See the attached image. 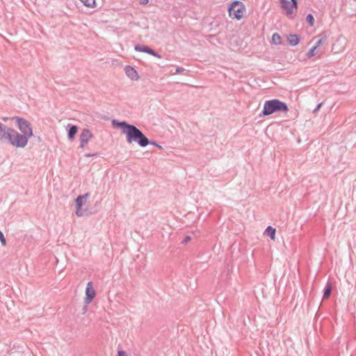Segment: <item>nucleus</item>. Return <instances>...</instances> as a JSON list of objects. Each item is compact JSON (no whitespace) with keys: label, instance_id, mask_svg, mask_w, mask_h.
<instances>
[{"label":"nucleus","instance_id":"2","mask_svg":"<svg viewBox=\"0 0 356 356\" xmlns=\"http://www.w3.org/2000/svg\"><path fill=\"white\" fill-rule=\"evenodd\" d=\"M288 111L289 107L285 102L278 99H273L264 102L263 110L259 115L267 116L277 112L286 113Z\"/></svg>","mask_w":356,"mask_h":356},{"label":"nucleus","instance_id":"16","mask_svg":"<svg viewBox=\"0 0 356 356\" xmlns=\"http://www.w3.org/2000/svg\"><path fill=\"white\" fill-rule=\"evenodd\" d=\"M275 228H273L272 226H268L265 230V234L273 241L275 239Z\"/></svg>","mask_w":356,"mask_h":356},{"label":"nucleus","instance_id":"14","mask_svg":"<svg viewBox=\"0 0 356 356\" xmlns=\"http://www.w3.org/2000/svg\"><path fill=\"white\" fill-rule=\"evenodd\" d=\"M287 41L291 46H296L300 42V38L297 34H290L287 38Z\"/></svg>","mask_w":356,"mask_h":356},{"label":"nucleus","instance_id":"30","mask_svg":"<svg viewBox=\"0 0 356 356\" xmlns=\"http://www.w3.org/2000/svg\"><path fill=\"white\" fill-rule=\"evenodd\" d=\"M149 2V0H140V3L143 5H146Z\"/></svg>","mask_w":356,"mask_h":356},{"label":"nucleus","instance_id":"1","mask_svg":"<svg viewBox=\"0 0 356 356\" xmlns=\"http://www.w3.org/2000/svg\"><path fill=\"white\" fill-rule=\"evenodd\" d=\"M111 124L114 127L121 129L122 133L126 135L127 142L129 144L135 142L142 147L149 145V140L146 136L135 125L129 124L126 121H118L113 120Z\"/></svg>","mask_w":356,"mask_h":356},{"label":"nucleus","instance_id":"23","mask_svg":"<svg viewBox=\"0 0 356 356\" xmlns=\"http://www.w3.org/2000/svg\"><path fill=\"white\" fill-rule=\"evenodd\" d=\"M191 240V238L190 236H186L184 239L181 241V244H186L188 242H189Z\"/></svg>","mask_w":356,"mask_h":356},{"label":"nucleus","instance_id":"19","mask_svg":"<svg viewBox=\"0 0 356 356\" xmlns=\"http://www.w3.org/2000/svg\"><path fill=\"white\" fill-rule=\"evenodd\" d=\"M306 21L310 26H313L314 24V17L312 14L309 13L306 17Z\"/></svg>","mask_w":356,"mask_h":356},{"label":"nucleus","instance_id":"21","mask_svg":"<svg viewBox=\"0 0 356 356\" xmlns=\"http://www.w3.org/2000/svg\"><path fill=\"white\" fill-rule=\"evenodd\" d=\"M0 241L3 246L6 245V238L3 234V232L0 230Z\"/></svg>","mask_w":356,"mask_h":356},{"label":"nucleus","instance_id":"26","mask_svg":"<svg viewBox=\"0 0 356 356\" xmlns=\"http://www.w3.org/2000/svg\"><path fill=\"white\" fill-rule=\"evenodd\" d=\"M185 71V69L181 67H177L176 68V74H180Z\"/></svg>","mask_w":356,"mask_h":356},{"label":"nucleus","instance_id":"6","mask_svg":"<svg viewBox=\"0 0 356 356\" xmlns=\"http://www.w3.org/2000/svg\"><path fill=\"white\" fill-rule=\"evenodd\" d=\"M243 5L241 2L234 1L229 7V15L233 16V18L240 19L243 17Z\"/></svg>","mask_w":356,"mask_h":356},{"label":"nucleus","instance_id":"9","mask_svg":"<svg viewBox=\"0 0 356 356\" xmlns=\"http://www.w3.org/2000/svg\"><path fill=\"white\" fill-rule=\"evenodd\" d=\"M11 127L6 126V124L0 122V141L8 142L10 138V132L12 131Z\"/></svg>","mask_w":356,"mask_h":356},{"label":"nucleus","instance_id":"3","mask_svg":"<svg viewBox=\"0 0 356 356\" xmlns=\"http://www.w3.org/2000/svg\"><path fill=\"white\" fill-rule=\"evenodd\" d=\"M10 133L8 140L9 144L16 148H24L27 145L29 138L26 135L19 133L13 128Z\"/></svg>","mask_w":356,"mask_h":356},{"label":"nucleus","instance_id":"11","mask_svg":"<svg viewBox=\"0 0 356 356\" xmlns=\"http://www.w3.org/2000/svg\"><path fill=\"white\" fill-rule=\"evenodd\" d=\"M124 72L126 75L131 80H138L139 76L134 67L131 65H126L124 67Z\"/></svg>","mask_w":356,"mask_h":356},{"label":"nucleus","instance_id":"5","mask_svg":"<svg viewBox=\"0 0 356 356\" xmlns=\"http://www.w3.org/2000/svg\"><path fill=\"white\" fill-rule=\"evenodd\" d=\"M90 195L88 193L84 195H79L74 200L76 207L75 214L78 217H82L84 215H88V213L86 209H83L82 207L86 203L87 197Z\"/></svg>","mask_w":356,"mask_h":356},{"label":"nucleus","instance_id":"12","mask_svg":"<svg viewBox=\"0 0 356 356\" xmlns=\"http://www.w3.org/2000/svg\"><path fill=\"white\" fill-rule=\"evenodd\" d=\"M67 137L69 140H72L74 138L77 131L78 127L76 125L68 124L67 126Z\"/></svg>","mask_w":356,"mask_h":356},{"label":"nucleus","instance_id":"7","mask_svg":"<svg viewBox=\"0 0 356 356\" xmlns=\"http://www.w3.org/2000/svg\"><path fill=\"white\" fill-rule=\"evenodd\" d=\"M93 137V134L88 129H83L80 134V145L79 147L84 149L88 145L89 140Z\"/></svg>","mask_w":356,"mask_h":356},{"label":"nucleus","instance_id":"28","mask_svg":"<svg viewBox=\"0 0 356 356\" xmlns=\"http://www.w3.org/2000/svg\"><path fill=\"white\" fill-rule=\"evenodd\" d=\"M97 156V153H94V154L88 153V154H85L86 157H92V156Z\"/></svg>","mask_w":356,"mask_h":356},{"label":"nucleus","instance_id":"27","mask_svg":"<svg viewBox=\"0 0 356 356\" xmlns=\"http://www.w3.org/2000/svg\"><path fill=\"white\" fill-rule=\"evenodd\" d=\"M118 356H127V353L123 350H119L118 351Z\"/></svg>","mask_w":356,"mask_h":356},{"label":"nucleus","instance_id":"8","mask_svg":"<svg viewBox=\"0 0 356 356\" xmlns=\"http://www.w3.org/2000/svg\"><path fill=\"white\" fill-rule=\"evenodd\" d=\"M134 49L136 51L147 53L149 55L154 56L159 58H161L162 57L161 55H160L155 50H154L153 49H152L147 46H145V45L138 44L135 45Z\"/></svg>","mask_w":356,"mask_h":356},{"label":"nucleus","instance_id":"22","mask_svg":"<svg viewBox=\"0 0 356 356\" xmlns=\"http://www.w3.org/2000/svg\"><path fill=\"white\" fill-rule=\"evenodd\" d=\"M290 7L293 9V8H298V0H290Z\"/></svg>","mask_w":356,"mask_h":356},{"label":"nucleus","instance_id":"4","mask_svg":"<svg viewBox=\"0 0 356 356\" xmlns=\"http://www.w3.org/2000/svg\"><path fill=\"white\" fill-rule=\"evenodd\" d=\"M13 120H15L21 134L26 135L29 138L33 136V128L30 122L19 116H14Z\"/></svg>","mask_w":356,"mask_h":356},{"label":"nucleus","instance_id":"24","mask_svg":"<svg viewBox=\"0 0 356 356\" xmlns=\"http://www.w3.org/2000/svg\"><path fill=\"white\" fill-rule=\"evenodd\" d=\"M322 105H323V102L318 103V104L316 105V108L314 109L313 113H316V112H318V110H319V109L321 108V107L322 106Z\"/></svg>","mask_w":356,"mask_h":356},{"label":"nucleus","instance_id":"10","mask_svg":"<svg viewBox=\"0 0 356 356\" xmlns=\"http://www.w3.org/2000/svg\"><path fill=\"white\" fill-rule=\"evenodd\" d=\"M95 296V291L92 286V282H88L86 289V298H85V303L89 304L90 303Z\"/></svg>","mask_w":356,"mask_h":356},{"label":"nucleus","instance_id":"18","mask_svg":"<svg viewBox=\"0 0 356 356\" xmlns=\"http://www.w3.org/2000/svg\"><path fill=\"white\" fill-rule=\"evenodd\" d=\"M84 6L88 8H92L95 4V0H80Z\"/></svg>","mask_w":356,"mask_h":356},{"label":"nucleus","instance_id":"29","mask_svg":"<svg viewBox=\"0 0 356 356\" xmlns=\"http://www.w3.org/2000/svg\"><path fill=\"white\" fill-rule=\"evenodd\" d=\"M322 40H323L322 39L318 40L316 42V44L314 45V47H316V48H317L318 47H319V46L321 44V43H322Z\"/></svg>","mask_w":356,"mask_h":356},{"label":"nucleus","instance_id":"15","mask_svg":"<svg viewBox=\"0 0 356 356\" xmlns=\"http://www.w3.org/2000/svg\"><path fill=\"white\" fill-rule=\"evenodd\" d=\"M332 290V284L330 282H327L325 286L323 289V298L327 299L330 297Z\"/></svg>","mask_w":356,"mask_h":356},{"label":"nucleus","instance_id":"13","mask_svg":"<svg viewBox=\"0 0 356 356\" xmlns=\"http://www.w3.org/2000/svg\"><path fill=\"white\" fill-rule=\"evenodd\" d=\"M280 6L282 8H283L285 10V14L289 16L291 14H292L293 10L292 8L290 7V1L289 0H280Z\"/></svg>","mask_w":356,"mask_h":356},{"label":"nucleus","instance_id":"20","mask_svg":"<svg viewBox=\"0 0 356 356\" xmlns=\"http://www.w3.org/2000/svg\"><path fill=\"white\" fill-rule=\"evenodd\" d=\"M316 49V47H313L312 48H311L309 51L307 52V56L308 58H312L313 57L314 55H315V50Z\"/></svg>","mask_w":356,"mask_h":356},{"label":"nucleus","instance_id":"25","mask_svg":"<svg viewBox=\"0 0 356 356\" xmlns=\"http://www.w3.org/2000/svg\"><path fill=\"white\" fill-rule=\"evenodd\" d=\"M149 145H153L156 147H158L159 149H162V147L154 140H149Z\"/></svg>","mask_w":356,"mask_h":356},{"label":"nucleus","instance_id":"17","mask_svg":"<svg viewBox=\"0 0 356 356\" xmlns=\"http://www.w3.org/2000/svg\"><path fill=\"white\" fill-rule=\"evenodd\" d=\"M271 42L275 45L280 44L282 43V38L279 33H275L273 34Z\"/></svg>","mask_w":356,"mask_h":356}]
</instances>
